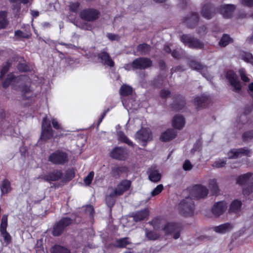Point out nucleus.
I'll return each mask as SVG.
<instances>
[{"label":"nucleus","instance_id":"f257e3e1","mask_svg":"<svg viewBox=\"0 0 253 253\" xmlns=\"http://www.w3.org/2000/svg\"><path fill=\"white\" fill-rule=\"evenodd\" d=\"M28 80L26 76L21 75L15 77L13 73H10L7 75L6 78L3 82L2 86L6 88L11 83L12 88L15 90L19 89L24 99H32L36 96L37 93L34 91L30 86L28 84H24L22 85L20 88L19 86L17 85L19 84H21L23 82Z\"/></svg>","mask_w":253,"mask_h":253},{"label":"nucleus","instance_id":"f03ea898","mask_svg":"<svg viewBox=\"0 0 253 253\" xmlns=\"http://www.w3.org/2000/svg\"><path fill=\"white\" fill-rule=\"evenodd\" d=\"M209 190L206 186L201 184L195 185L184 191L192 199H200L205 198L208 194Z\"/></svg>","mask_w":253,"mask_h":253},{"label":"nucleus","instance_id":"7ed1b4c3","mask_svg":"<svg viewBox=\"0 0 253 253\" xmlns=\"http://www.w3.org/2000/svg\"><path fill=\"white\" fill-rule=\"evenodd\" d=\"M194 203L188 195L183 199L178 205V209L184 216L192 215L194 211Z\"/></svg>","mask_w":253,"mask_h":253},{"label":"nucleus","instance_id":"20e7f679","mask_svg":"<svg viewBox=\"0 0 253 253\" xmlns=\"http://www.w3.org/2000/svg\"><path fill=\"white\" fill-rule=\"evenodd\" d=\"M54 131L52 129L50 121L45 116L42 120V132L39 141H45L50 139L53 135Z\"/></svg>","mask_w":253,"mask_h":253},{"label":"nucleus","instance_id":"39448f33","mask_svg":"<svg viewBox=\"0 0 253 253\" xmlns=\"http://www.w3.org/2000/svg\"><path fill=\"white\" fill-rule=\"evenodd\" d=\"M48 161L53 164L64 165L68 162L69 159L66 153L57 150L49 155Z\"/></svg>","mask_w":253,"mask_h":253},{"label":"nucleus","instance_id":"423d86ee","mask_svg":"<svg viewBox=\"0 0 253 253\" xmlns=\"http://www.w3.org/2000/svg\"><path fill=\"white\" fill-rule=\"evenodd\" d=\"M180 41L190 48H202L204 46L203 42L190 35H182L180 37Z\"/></svg>","mask_w":253,"mask_h":253},{"label":"nucleus","instance_id":"0eeeda50","mask_svg":"<svg viewBox=\"0 0 253 253\" xmlns=\"http://www.w3.org/2000/svg\"><path fill=\"white\" fill-rule=\"evenodd\" d=\"M163 229L166 234L172 235L174 239H177L180 237L181 227L178 223L173 222L167 223Z\"/></svg>","mask_w":253,"mask_h":253},{"label":"nucleus","instance_id":"6e6552de","mask_svg":"<svg viewBox=\"0 0 253 253\" xmlns=\"http://www.w3.org/2000/svg\"><path fill=\"white\" fill-rule=\"evenodd\" d=\"M135 138L143 146H145L147 142L152 139L151 131L149 128H142L137 131Z\"/></svg>","mask_w":253,"mask_h":253},{"label":"nucleus","instance_id":"1a4fd4ad","mask_svg":"<svg viewBox=\"0 0 253 253\" xmlns=\"http://www.w3.org/2000/svg\"><path fill=\"white\" fill-rule=\"evenodd\" d=\"M81 19L92 22L99 18V12L93 8H88L83 10L80 14Z\"/></svg>","mask_w":253,"mask_h":253},{"label":"nucleus","instance_id":"9d476101","mask_svg":"<svg viewBox=\"0 0 253 253\" xmlns=\"http://www.w3.org/2000/svg\"><path fill=\"white\" fill-rule=\"evenodd\" d=\"M72 222L71 218L65 217L62 218L53 227V235L59 236L63 231L64 228L70 225Z\"/></svg>","mask_w":253,"mask_h":253},{"label":"nucleus","instance_id":"9b49d317","mask_svg":"<svg viewBox=\"0 0 253 253\" xmlns=\"http://www.w3.org/2000/svg\"><path fill=\"white\" fill-rule=\"evenodd\" d=\"M62 176V173L60 170L55 169L49 172L47 174L41 175L37 179H42L46 181H57L60 179Z\"/></svg>","mask_w":253,"mask_h":253},{"label":"nucleus","instance_id":"f8f14e48","mask_svg":"<svg viewBox=\"0 0 253 253\" xmlns=\"http://www.w3.org/2000/svg\"><path fill=\"white\" fill-rule=\"evenodd\" d=\"M189 65L193 70L200 72L203 76L207 79V80H209L211 78L210 75H207L208 70L207 67L204 66L200 63L195 60H191L189 63Z\"/></svg>","mask_w":253,"mask_h":253},{"label":"nucleus","instance_id":"ddd939ff","mask_svg":"<svg viewBox=\"0 0 253 253\" xmlns=\"http://www.w3.org/2000/svg\"><path fill=\"white\" fill-rule=\"evenodd\" d=\"M226 79L230 82L231 85L234 87V89L239 91L241 88V85L237 76L233 71H228L226 75Z\"/></svg>","mask_w":253,"mask_h":253},{"label":"nucleus","instance_id":"4468645a","mask_svg":"<svg viewBox=\"0 0 253 253\" xmlns=\"http://www.w3.org/2000/svg\"><path fill=\"white\" fill-rule=\"evenodd\" d=\"M110 156L115 159L125 160L127 157V153L125 149L116 147L111 151Z\"/></svg>","mask_w":253,"mask_h":253},{"label":"nucleus","instance_id":"2eb2a0df","mask_svg":"<svg viewBox=\"0 0 253 253\" xmlns=\"http://www.w3.org/2000/svg\"><path fill=\"white\" fill-rule=\"evenodd\" d=\"M151 65V60L147 58H138L133 61V67L135 69H145Z\"/></svg>","mask_w":253,"mask_h":253},{"label":"nucleus","instance_id":"dca6fc26","mask_svg":"<svg viewBox=\"0 0 253 253\" xmlns=\"http://www.w3.org/2000/svg\"><path fill=\"white\" fill-rule=\"evenodd\" d=\"M227 208V205L225 202L220 201L213 205L211 211L214 215L218 216L224 212Z\"/></svg>","mask_w":253,"mask_h":253},{"label":"nucleus","instance_id":"f3484780","mask_svg":"<svg viewBox=\"0 0 253 253\" xmlns=\"http://www.w3.org/2000/svg\"><path fill=\"white\" fill-rule=\"evenodd\" d=\"M250 153V151L247 149H233L229 152L228 155L229 159H236L243 156H249Z\"/></svg>","mask_w":253,"mask_h":253},{"label":"nucleus","instance_id":"a211bd4d","mask_svg":"<svg viewBox=\"0 0 253 253\" xmlns=\"http://www.w3.org/2000/svg\"><path fill=\"white\" fill-rule=\"evenodd\" d=\"M131 185V182L129 180H123L120 184H119L114 191V194L116 196H120L122 195L125 192L128 190Z\"/></svg>","mask_w":253,"mask_h":253},{"label":"nucleus","instance_id":"6ab92c4d","mask_svg":"<svg viewBox=\"0 0 253 253\" xmlns=\"http://www.w3.org/2000/svg\"><path fill=\"white\" fill-rule=\"evenodd\" d=\"M235 9V6L233 4H223L221 5L219 11L224 17L229 18L232 16Z\"/></svg>","mask_w":253,"mask_h":253},{"label":"nucleus","instance_id":"aec40b11","mask_svg":"<svg viewBox=\"0 0 253 253\" xmlns=\"http://www.w3.org/2000/svg\"><path fill=\"white\" fill-rule=\"evenodd\" d=\"M149 214V211L148 209H144L142 210L137 211L133 213L132 217L135 221H140L147 218Z\"/></svg>","mask_w":253,"mask_h":253},{"label":"nucleus","instance_id":"412c9836","mask_svg":"<svg viewBox=\"0 0 253 253\" xmlns=\"http://www.w3.org/2000/svg\"><path fill=\"white\" fill-rule=\"evenodd\" d=\"M149 179L153 182H158L161 179V174L155 167H151L148 170Z\"/></svg>","mask_w":253,"mask_h":253},{"label":"nucleus","instance_id":"4be33fe9","mask_svg":"<svg viewBox=\"0 0 253 253\" xmlns=\"http://www.w3.org/2000/svg\"><path fill=\"white\" fill-rule=\"evenodd\" d=\"M201 14L204 17L211 19L214 15V11L210 4H207L203 6Z\"/></svg>","mask_w":253,"mask_h":253},{"label":"nucleus","instance_id":"5701e85b","mask_svg":"<svg viewBox=\"0 0 253 253\" xmlns=\"http://www.w3.org/2000/svg\"><path fill=\"white\" fill-rule=\"evenodd\" d=\"M172 125L176 129H182L185 125L184 118L181 115L175 116L172 119Z\"/></svg>","mask_w":253,"mask_h":253},{"label":"nucleus","instance_id":"b1692460","mask_svg":"<svg viewBox=\"0 0 253 253\" xmlns=\"http://www.w3.org/2000/svg\"><path fill=\"white\" fill-rule=\"evenodd\" d=\"M233 228V225L230 223H225L219 226L213 227V230L215 232L219 234H224Z\"/></svg>","mask_w":253,"mask_h":253},{"label":"nucleus","instance_id":"393cba45","mask_svg":"<svg viewBox=\"0 0 253 253\" xmlns=\"http://www.w3.org/2000/svg\"><path fill=\"white\" fill-rule=\"evenodd\" d=\"M176 135V131L173 129L169 128L162 134L161 140L163 141H168L175 138Z\"/></svg>","mask_w":253,"mask_h":253},{"label":"nucleus","instance_id":"a878e982","mask_svg":"<svg viewBox=\"0 0 253 253\" xmlns=\"http://www.w3.org/2000/svg\"><path fill=\"white\" fill-rule=\"evenodd\" d=\"M98 58L101 60L102 63L110 67L114 66V62L111 59L109 54L106 51H102L98 54Z\"/></svg>","mask_w":253,"mask_h":253},{"label":"nucleus","instance_id":"bb28decb","mask_svg":"<svg viewBox=\"0 0 253 253\" xmlns=\"http://www.w3.org/2000/svg\"><path fill=\"white\" fill-rule=\"evenodd\" d=\"M199 20L198 14L196 13H193L190 16L187 17L185 19V24L190 28L195 27Z\"/></svg>","mask_w":253,"mask_h":253},{"label":"nucleus","instance_id":"cd10ccee","mask_svg":"<svg viewBox=\"0 0 253 253\" xmlns=\"http://www.w3.org/2000/svg\"><path fill=\"white\" fill-rule=\"evenodd\" d=\"M209 98L208 96L201 95L195 98L194 102L195 105L201 107L205 105V103H208Z\"/></svg>","mask_w":253,"mask_h":253},{"label":"nucleus","instance_id":"c85d7f7f","mask_svg":"<svg viewBox=\"0 0 253 253\" xmlns=\"http://www.w3.org/2000/svg\"><path fill=\"white\" fill-rule=\"evenodd\" d=\"M11 190L10 183L7 179H4L2 181L0 185V190L1 196L3 194H7Z\"/></svg>","mask_w":253,"mask_h":253},{"label":"nucleus","instance_id":"c756f323","mask_svg":"<svg viewBox=\"0 0 253 253\" xmlns=\"http://www.w3.org/2000/svg\"><path fill=\"white\" fill-rule=\"evenodd\" d=\"M242 206V202L241 201L235 200L233 201L231 204L229 211L230 212H238Z\"/></svg>","mask_w":253,"mask_h":253},{"label":"nucleus","instance_id":"7c9ffc66","mask_svg":"<svg viewBox=\"0 0 253 253\" xmlns=\"http://www.w3.org/2000/svg\"><path fill=\"white\" fill-rule=\"evenodd\" d=\"M137 50L141 54H147L151 50V46L146 43L140 44L137 46Z\"/></svg>","mask_w":253,"mask_h":253},{"label":"nucleus","instance_id":"2f4dec72","mask_svg":"<svg viewBox=\"0 0 253 253\" xmlns=\"http://www.w3.org/2000/svg\"><path fill=\"white\" fill-rule=\"evenodd\" d=\"M7 13L4 11H0V29H4L8 25Z\"/></svg>","mask_w":253,"mask_h":253},{"label":"nucleus","instance_id":"473e14b6","mask_svg":"<svg viewBox=\"0 0 253 253\" xmlns=\"http://www.w3.org/2000/svg\"><path fill=\"white\" fill-rule=\"evenodd\" d=\"M18 60L19 61V63L17 65L18 70L21 72H25L28 71L30 70V67L25 63V61L23 60V58L21 57H19Z\"/></svg>","mask_w":253,"mask_h":253},{"label":"nucleus","instance_id":"72a5a7b5","mask_svg":"<svg viewBox=\"0 0 253 253\" xmlns=\"http://www.w3.org/2000/svg\"><path fill=\"white\" fill-rule=\"evenodd\" d=\"M132 92V88L128 85L123 84L120 89V92L122 96H127Z\"/></svg>","mask_w":253,"mask_h":253},{"label":"nucleus","instance_id":"f704fd0d","mask_svg":"<svg viewBox=\"0 0 253 253\" xmlns=\"http://www.w3.org/2000/svg\"><path fill=\"white\" fill-rule=\"evenodd\" d=\"M126 170L125 167H115L111 170V174L114 177H118Z\"/></svg>","mask_w":253,"mask_h":253},{"label":"nucleus","instance_id":"c9c22d12","mask_svg":"<svg viewBox=\"0 0 253 253\" xmlns=\"http://www.w3.org/2000/svg\"><path fill=\"white\" fill-rule=\"evenodd\" d=\"M209 187L214 193L216 194L219 192V188L215 179H210L209 181Z\"/></svg>","mask_w":253,"mask_h":253},{"label":"nucleus","instance_id":"e433bc0d","mask_svg":"<svg viewBox=\"0 0 253 253\" xmlns=\"http://www.w3.org/2000/svg\"><path fill=\"white\" fill-rule=\"evenodd\" d=\"M118 137L120 141L125 142L130 146H132L133 145V142L129 140V139L126 137V136L124 134L123 132L121 131H118Z\"/></svg>","mask_w":253,"mask_h":253},{"label":"nucleus","instance_id":"4c0bfd02","mask_svg":"<svg viewBox=\"0 0 253 253\" xmlns=\"http://www.w3.org/2000/svg\"><path fill=\"white\" fill-rule=\"evenodd\" d=\"M129 243L130 242L128 238H124L117 240L115 246L118 248H125Z\"/></svg>","mask_w":253,"mask_h":253},{"label":"nucleus","instance_id":"58836bf2","mask_svg":"<svg viewBox=\"0 0 253 253\" xmlns=\"http://www.w3.org/2000/svg\"><path fill=\"white\" fill-rule=\"evenodd\" d=\"M51 253H70V251L60 246H55L51 250Z\"/></svg>","mask_w":253,"mask_h":253},{"label":"nucleus","instance_id":"ea45409f","mask_svg":"<svg viewBox=\"0 0 253 253\" xmlns=\"http://www.w3.org/2000/svg\"><path fill=\"white\" fill-rule=\"evenodd\" d=\"M115 196L114 192L113 191L112 193H110L109 195L106 196V202L109 207L111 208L114 205L115 202L114 198Z\"/></svg>","mask_w":253,"mask_h":253},{"label":"nucleus","instance_id":"a19ab883","mask_svg":"<svg viewBox=\"0 0 253 253\" xmlns=\"http://www.w3.org/2000/svg\"><path fill=\"white\" fill-rule=\"evenodd\" d=\"M145 233L146 237L148 240H155L158 239L159 237L158 234L153 231H149L147 229L145 230Z\"/></svg>","mask_w":253,"mask_h":253},{"label":"nucleus","instance_id":"79ce46f5","mask_svg":"<svg viewBox=\"0 0 253 253\" xmlns=\"http://www.w3.org/2000/svg\"><path fill=\"white\" fill-rule=\"evenodd\" d=\"M231 42V38L227 35H224L221 38L219 44L220 46H225Z\"/></svg>","mask_w":253,"mask_h":253},{"label":"nucleus","instance_id":"37998d69","mask_svg":"<svg viewBox=\"0 0 253 253\" xmlns=\"http://www.w3.org/2000/svg\"><path fill=\"white\" fill-rule=\"evenodd\" d=\"M80 3L78 1L71 2L69 5V9L73 12L77 13L80 9Z\"/></svg>","mask_w":253,"mask_h":253},{"label":"nucleus","instance_id":"c03bdc74","mask_svg":"<svg viewBox=\"0 0 253 253\" xmlns=\"http://www.w3.org/2000/svg\"><path fill=\"white\" fill-rule=\"evenodd\" d=\"M11 66V63L7 62L4 64L1 70L0 71V78L1 79L2 77L4 76L5 74L7 72L10 67Z\"/></svg>","mask_w":253,"mask_h":253},{"label":"nucleus","instance_id":"a18cd8bd","mask_svg":"<svg viewBox=\"0 0 253 253\" xmlns=\"http://www.w3.org/2000/svg\"><path fill=\"white\" fill-rule=\"evenodd\" d=\"M164 186L162 184H159L151 192V196H155L159 194L163 190Z\"/></svg>","mask_w":253,"mask_h":253},{"label":"nucleus","instance_id":"49530a36","mask_svg":"<svg viewBox=\"0 0 253 253\" xmlns=\"http://www.w3.org/2000/svg\"><path fill=\"white\" fill-rule=\"evenodd\" d=\"M240 75L242 80L245 82L248 83L250 82V79L246 76L245 70L243 68L240 69L239 71Z\"/></svg>","mask_w":253,"mask_h":253},{"label":"nucleus","instance_id":"de8ad7c7","mask_svg":"<svg viewBox=\"0 0 253 253\" xmlns=\"http://www.w3.org/2000/svg\"><path fill=\"white\" fill-rule=\"evenodd\" d=\"M94 174L93 171H90L84 178V182L86 185H89L91 183L94 177Z\"/></svg>","mask_w":253,"mask_h":253},{"label":"nucleus","instance_id":"09e8293b","mask_svg":"<svg viewBox=\"0 0 253 253\" xmlns=\"http://www.w3.org/2000/svg\"><path fill=\"white\" fill-rule=\"evenodd\" d=\"M226 164V160L224 159H219L216 160L213 164V166L215 168H222Z\"/></svg>","mask_w":253,"mask_h":253},{"label":"nucleus","instance_id":"8fccbe9b","mask_svg":"<svg viewBox=\"0 0 253 253\" xmlns=\"http://www.w3.org/2000/svg\"><path fill=\"white\" fill-rule=\"evenodd\" d=\"M11 3H15L13 4V9L17 12H19L21 9L20 2H18V0H8Z\"/></svg>","mask_w":253,"mask_h":253},{"label":"nucleus","instance_id":"3c124183","mask_svg":"<svg viewBox=\"0 0 253 253\" xmlns=\"http://www.w3.org/2000/svg\"><path fill=\"white\" fill-rule=\"evenodd\" d=\"M1 234L3 236L4 240L7 243H9L11 241V236L6 230L0 231Z\"/></svg>","mask_w":253,"mask_h":253},{"label":"nucleus","instance_id":"603ef678","mask_svg":"<svg viewBox=\"0 0 253 253\" xmlns=\"http://www.w3.org/2000/svg\"><path fill=\"white\" fill-rule=\"evenodd\" d=\"M193 166L190 161L186 160L183 165V168L185 170H189L192 169Z\"/></svg>","mask_w":253,"mask_h":253},{"label":"nucleus","instance_id":"864d4df0","mask_svg":"<svg viewBox=\"0 0 253 253\" xmlns=\"http://www.w3.org/2000/svg\"><path fill=\"white\" fill-rule=\"evenodd\" d=\"M52 124L53 127L56 129H60L62 128L61 125L59 123L56 119H51Z\"/></svg>","mask_w":253,"mask_h":253},{"label":"nucleus","instance_id":"5fc2aeb1","mask_svg":"<svg viewBox=\"0 0 253 253\" xmlns=\"http://www.w3.org/2000/svg\"><path fill=\"white\" fill-rule=\"evenodd\" d=\"M15 35L17 37H21L25 38H28L29 35L27 34L24 33L21 31L17 30L15 32Z\"/></svg>","mask_w":253,"mask_h":253},{"label":"nucleus","instance_id":"6e6d98bb","mask_svg":"<svg viewBox=\"0 0 253 253\" xmlns=\"http://www.w3.org/2000/svg\"><path fill=\"white\" fill-rule=\"evenodd\" d=\"M243 5L251 7L253 6V0H241Z\"/></svg>","mask_w":253,"mask_h":253},{"label":"nucleus","instance_id":"4d7b16f0","mask_svg":"<svg viewBox=\"0 0 253 253\" xmlns=\"http://www.w3.org/2000/svg\"><path fill=\"white\" fill-rule=\"evenodd\" d=\"M201 147V143L200 142H197L193 146V148L191 150V153L194 154V153L198 151Z\"/></svg>","mask_w":253,"mask_h":253},{"label":"nucleus","instance_id":"13d9d810","mask_svg":"<svg viewBox=\"0 0 253 253\" xmlns=\"http://www.w3.org/2000/svg\"><path fill=\"white\" fill-rule=\"evenodd\" d=\"M92 25L87 23H84L81 25V28L85 30H91L92 29Z\"/></svg>","mask_w":253,"mask_h":253},{"label":"nucleus","instance_id":"bf43d9fd","mask_svg":"<svg viewBox=\"0 0 253 253\" xmlns=\"http://www.w3.org/2000/svg\"><path fill=\"white\" fill-rule=\"evenodd\" d=\"M244 59L245 61L247 62H249L253 65V57L251 54H247L246 55L244 58Z\"/></svg>","mask_w":253,"mask_h":253},{"label":"nucleus","instance_id":"052dcab7","mask_svg":"<svg viewBox=\"0 0 253 253\" xmlns=\"http://www.w3.org/2000/svg\"><path fill=\"white\" fill-rule=\"evenodd\" d=\"M243 136L244 139L253 138V131H251L245 133Z\"/></svg>","mask_w":253,"mask_h":253},{"label":"nucleus","instance_id":"680f3d73","mask_svg":"<svg viewBox=\"0 0 253 253\" xmlns=\"http://www.w3.org/2000/svg\"><path fill=\"white\" fill-rule=\"evenodd\" d=\"M107 37L109 39L111 40H118L119 39V37L118 35H116L112 34H108Z\"/></svg>","mask_w":253,"mask_h":253},{"label":"nucleus","instance_id":"e2e57ef3","mask_svg":"<svg viewBox=\"0 0 253 253\" xmlns=\"http://www.w3.org/2000/svg\"><path fill=\"white\" fill-rule=\"evenodd\" d=\"M170 94V92L168 90H163L161 92V96L163 98H166L169 96Z\"/></svg>","mask_w":253,"mask_h":253},{"label":"nucleus","instance_id":"0e129e2a","mask_svg":"<svg viewBox=\"0 0 253 253\" xmlns=\"http://www.w3.org/2000/svg\"><path fill=\"white\" fill-rule=\"evenodd\" d=\"M7 226V222H1L0 224V231L6 230V227Z\"/></svg>","mask_w":253,"mask_h":253},{"label":"nucleus","instance_id":"69168bd1","mask_svg":"<svg viewBox=\"0 0 253 253\" xmlns=\"http://www.w3.org/2000/svg\"><path fill=\"white\" fill-rule=\"evenodd\" d=\"M124 68L126 70H130L132 69H134L133 67V62L130 64H126L124 66Z\"/></svg>","mask_w":253,"mask_h":253},{"label":"nucleus","instance_id":"338daca9","mask_svg":"<svg viewBox=\"0 0 253 253\" xmlns=\"http://www.w3.org/2000/svg\"><path fill=\"white\" fill-rule=\"evenodd\" d=\"M86 211H88L89 214L92 216L93 215V213H94V210H93V207L89 205V206H88L87 207H86Z\"/></svg>","mask_w":253,"mask_h":253},{"label":"nucleus","instance_id":"774afa93","mask_svg":"<svg viewBox=\"0 0 253 253\" xmlns=\"http://www.w3.org/2000/svg\"><path fill=\"white\" fill-rule=\"evenodd\" d=\"M31 14L34 18H35L39 16V12L37 10H31Z\"/></svg>","mask_w":253,"mask_h":253}]
</instances>
